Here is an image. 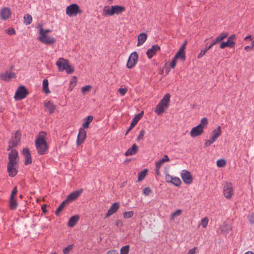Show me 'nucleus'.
<instances>
[{
    "mask_svg": "<svg viewBox=\"0 0 254 254\" xmlns=\"http://www.w3.org/2000/svg\"><path fill=\"white\" fill-rule=\"evenodd\" d=\"M120 204L118 202H115L110 207L106 214V217H109L111 215L115 213L119 208Z\"/></svg>",
    "mask_w": 254,
    "mask_h": 254,
    "instance_id": "a211bd4d",
    "label": "nucleus"
},
{
    "mask_svg": "<svg viewBox=\"0 0 254 254\" xmlns=\"http://www.w3.org/2000/svg\"><path fill=\"white\" fill-rule=\"evenodd\" d=\"M160 47L158 45H153L151 48L148 49L146 52V55L149 59H151L156 53V52L160 50Z\"/></svg>",
    "mask_w": 254,
    "mask_h": 254,
    "instance_id": "6ab92c4d",
    "label": "nucleus"
},
{
    "mask_svg": "<svg viewBox=\"0 0 254 254\" xmlns=\"http://www.w3.org/2000/svg\"><path fill=\"white\" fill-rule=\"evenodd\" d=\"M15 77V74L11 71H6L0 74V79L4 81H9L11 79Z\"/></svg>",
    "mask_w": 254,
    "mask_h": 254,
    "instance_id": "ddd939ff",
    "label": "nucleus"
},
{
    "mask_svg": "<svg viewBox=\"0 0 254 254\" xmlns=\"http://www.w3.org/2000/svg\"><path fill=\"white\" fill-rule=\"evenodd\" d=\"M82 191L83 190L81 189L72 192L67 196L65 200H67V202H68V201H71L76 199L78 197L80 196V195L82 192Z\"/></svg>",
    "mask_w": 254,
    "mask_h": 254,
    "instance_id": "f3484780",
    "label": "nucleus"
},
{
    "mask_svg": "<svg viewBox=\"0 0 254 254\" xmlns=\"http://www.w3.org/2000/svg\"><path fill=\"white\" fill-rule=\"evenodd\" d=\"M28 94V92L24 86H20L16 90L14 98L16 100H21L25 98Z\"/></svg>",
    "mask_w": 254,
    "mask_h": 254,
    "instance_id": "0eeeda50",
    "label": "nucleus"
},
{
    "mask_svg": "<svg viewBox=\"0 0 254 254\" xmlns=\"http://www.w3.org/2000/svg\"><path fill=\"white\" fill-rule=\"evenodd\" d=\"M175 59H180L182 61H184L186 59L185 52L179 50L174 57Z\"/></svg>",
    "mask_w": 254,
    "mask_h": 254,
    "instance_id": "f704fd0d",
    "label": "nucleus"
},
{
    "mask_svg": "<svg viewBox=\"0 0 254 254\" xmlns=\"http://www.w3.org/2000/svg\"><path fill=\"white\" fill-rule=\"evenodd\" d=\"M93 117L92 116H89L84 119V123L82 126L84 128H88L89 127L90 123L92 121Z\"/></svg>",
    "mask_w": 254,
    "mask_h": 254,
    "instance_id": "2f4dec72",
    "label": "nucleus"
},
{
    "mask_svg": "<svg viewBox=\"0 0 254 254\" xmlns=\"http://www.w3.org/2000/svg\"><path fill=\"white\" fill-rule=\"evenodd\" d=\"M215 140L211 138V137L208 140H206L204 143V145L205 146H209L211 145V144H212Z\"/></svg>",
    "mask_w": 254,
    "mask_h": 254,
    "instance_id": "3c124183",
    "label": "nucleus"
},
{
    "mask_svg": "<svg viewBox=\"0 0 254 254\" xmlns=\"http://www.w3.org/2000/svg\"><path fill=\"white\" fill-rule=\"evenodd\" d=\"M91 88H92V86L91 85H86L81 88V92L82 93V94H84L86 93L89 92L90 91V90L91 89Z\"/></svg>",
    "mask_w": 254,
    "mask_h": 254,
    "instance_id": "a18cd8bd",
    "label": "nucleus"
},
{
    "mask_svg": "<svg viewBox=\"0 0 254 254\" xmlns=\"http://www.w3.org/2000/svg\"><path fill=\"white\" fill-rule=\"evenodd\" d=\"M37 29L39 31V35L38 39L39 41L46 45L53 44L56 42L55 38L44 33L42 25L38 24L37 26Z\"/></svg>",
    "mask_w": 254,
    "mask_h": 254,
    "instance_id": "f03ea898",
    "label": "nucleus"
},
{
    "mask_svg": "<svg viewBox=\"0 0 254 254\" xmlns=\"http://www.w3.org/2000/svg\"><path fill=\"white\" fill-rule=\"evenodd\" d=\"M67 203V200H64L61 205L59 206V207L57 209L55 214L56 215H59V213L64 209L65 204Z\"/></svg>",
    "mask_w": 254,
    "mask_h": 254,
    "instance_id": "4c0bfd02",
    "label": "nucleus"
},
{
    "mask_svg": "<svg viewBox=\"0 0 254 254\" xmlns=\"http://www.w3.org/2000/svg\"><path fill=\"white\" fill-rule=\"evenodd\" d=\"M181 176L185 183L190 184L192 182V177L190 172L186 170H183L181 173Z\"/></svg>",
    "mask_w": 254,
    "mask_h": 254,
    "instance_id": "f8f14e48",
    "label": "nucleus"
},
{
    "mask_svg": "<svg viewBox=\"0 0 254 254\" xmlns=\"http://www.w3.org/2000/svg\"><path fill=\"white\" fill-rule=\"evenodd\" d=\"M116 225L118 227H121L123 225V222L121 220H118L117 221H116Z\"/></svg>",
    "mask_w": 254,
    "mask_h": 254,
    "instance_id": "69168bd1",
    "label": "nucleus"
},
{
    "mask_svg": "<svg viewBox=\"0 0 254 254\" xmlns=\"http://www.w3.org/2000/svg\"><path fill=\"white\" fill-rule=\"evenodd\" d=\"M206 53V50H202L197 56L198 59H201Z\"/></svg>",
    "mask_w": 254,
    "mask_h": 254,
    "instance_id": "680f3d73",
    "label": "nucleus"
},
{
    "mask_svg": "<svg viewBox=\"0 0 254 254\" xmlns=\"http://www.w3.org/2000/svg\"><path fill=\"white\" fill-rule=\"evenodd\" d=\"M196 249L197 248L195 247L193 249L190 250L188 252V254H195Z\"/></svg>",
    "mask_w": 254,
    "mask_h": 254,
    "instance_id": "e2e57ef3",
    "label": "nucleus"
},
{
    "mask_svg": "<svg viewBox=\"0 0 254 254\" xmlns=\"http://www.w3.org/2000/svg\"><path fill=\"white\" fill-rule=\"evenodd\" d=\"M46 139L47 134L42 131L39 133L35 140L36 150L39 155H44L48 151V146Z\"/></svg>",
    "mask_w": 254,
    "mask_h": 254,
    "instance_id": "f257e3e1",
    "label": "nucleus"
},
{
    "mask_svg": "<svg viewBox=\"0 0 254 254\" xmlns=\"http://www.w3.org/2000/svg\"><path fill=\"white\" fill-rule=\"evenodd\" d=\"M17 206V203L15 197H11L9 201V207L11 209H16Z\"/></svg>",
    "mask_w": 254,
    "mask_h": 254,
    "instance_id": "72a5a7b5",
    "label": "nucleus"
},
{
    "mask_svg": "<svg viewBox=\"0 0 254 254\" xmlns=\"http://www.w3.org/2000/svg\"><path fill=\"white\" fill-rule=\"evenodd\" d=\"M221 134V128L220 126H218V127L213 130L212 132L211 137L216 140Z\"/></svg>",
    "mask_w": 254,
    "mask_h": 254,
    "instance_id": "bb28decb",
    "label": "nucleus"
},
{
    "mask_svg": "<svg viewBox=\"0 0 254 254\" xmlns=\"http://www.w3.org/2000/svg\"><path fill=\"white\" fill-rule=\"evenodd\" d=\"M221 230L223 233H228L231 230V226L226 222L223 223L220 227Z\"/></svg>",
    "mask_w": 254,
    "mask_h": 254,
    "instance_id": "c756f323",
    "label": "nucleus"
},
{
    "mask_svg": "<svg viewBox=\"0 0 254 254\" xmlns=\"http://www.w3.org/2000/svg\"><path fill=\"white\" fill-rule=\"evenodd\" d=\"M24 23L26 25H28L32 22V17L30 15L27 14H26L24 15Z\"/></svg>",
    "mask_w": 254,
    "mask_h": 254,
    "instance_id": "58836bf2",
    "label": "nucleus"
},
{
    "mask_svg": "<svg viewBox=\"0 0 254 254\" xmlns=\"http://www.w3.org/2000/svg\"><path fill=\"white\" fill-rule=\"evenodd\" d=\"M223 193L227 199H230L234 194V189L231 183H226L224 187Z\"/></svg>",
    "mask_w": 254,
    "mask_h": 254,
    "instance_id": "6e6552de",
    "label": "nucleus"
},
{
    "mask_svg": "<svg viewBox=\"0 0 254 254\" xmlns=\"http://www.w3.org/2000/svg\"><path fill=\"white\" fill-rule=\"evenodd\" d=\"M177 59H175V58H174L173 60L171 62L170 66L172 68H174L176 66V63H177Z\"/></svg>",
    "mask_w": 254,
    "mask_h": 254,
    "instance_id": "052dcab7",
    "label": "nucleus"
},
{
    "mask_svg": "<svg viewBox=\"0 0 254 254\" xmlns=\"http://www.w3.org/2000/svg\"><path fill=\"white\" fill-rule=\"evenodd\" d=\"M17 165H7V172L10 177H14L17 173Z\"/></svg>",
    "mask_w": 254,
    "mask_h": 254,
    "instance_id": "412c9836",
    "label": "nucleus"
},
{
    "mask_svg": "<svg viewBox=\"0 0 254 254\" xmlns=\"http://www.w3.org/2000/svg\"><path fill=\"white\" fill-rule=\"evenodd\" d=\"M22 154L25 158V164L29 165L32 163V158L29 150L27 148H24L22 151Z\"/></svg>",
    "mask_w": 254,
    "mask_h": 254,
    "instance_id": "aec40b11",
    "label": "nucleus"
},
{
    "mask_svg": "<svg viewBox=\"0 0 254 254\" xmlns=\"http://www.w3.org/2000/svg\"><path fill=\"white\" fill-rule=\"evenodd\" d=\"M65 12L68 16L72 17L76 16L78 13H81L82 11L77 4L73 3L66 7Z\"/></svg>",
    "mask_w": 254,
    "mask_h": 254,
    "instance_id": "39448f33",
    "label": "nucleus"
},
{
    "mask_svg": "<svg viewBox=\"0 0 254 254\" xmlns=\"http://www.w3.org/2000/svg\"><path fill=\"white\" fill-rule=\"evenodd\" d=\"M207 124H208V120L206 118L204 117L201 119L200 123L198 125H200V127L203 130L204 127L206 126V125Z\"/></svg>",
    "mask_w": 254,
    "mask_h": 254,
    "instance_id": "ea45409f",
    "label": "nucleus"
},
{
    "mask_svg": "<svg viewBox=\"0 0 254 254\" xmlns=\"http://www.w3.org/2000/svg\"><path fill=\"white\" fill-rule=\"evenodd\" d=\"M5 33L9 35H14L15 34V30L12 28H10L5 30Z\"/></svg>",
    "mask_w": 254,
    "mask_h": 254,
    "instance_id": "603ef678",
    "label": "nucleus"
},
{
    "mask_svg": "<svg viewBox=\"0 0 254 254\" xmlns=\"http://www.w3.org/2000/svg\"><path fill=\"white\" fill-rule=\"evenodd\" d=\"M138 58V55L136 52L131 53L128 58L127 64V67L128 68H132L136 64Z\"/></svg>",
    "mask_w": 254,
    "mask_h": 254,
    "instance_id": "1a4fd4ad",
    "label": "nucleus"
},
{
    "mask_svg": "<svg viewBox=\"0 0 254 254\" xmlns=\"http://www.w3.org/2000/svg\"><path fill=\"white\" fill-rule=\"evenodd\" d=\"M113 14H119L125 10V7L120 5H113Z\"/></svg>",
    "mask_w": 254,
    "mask_h": 254,
    "instance_id": "393cba45",
    "label": "nucleus"
},
{
    "mask_svg": "<svg viewBox=\"0 0 254 254\" xmlns=\"http://www.w3.org/2000/svg\"><path fill=\"white\" fill-rule=\"evenodd\" d=\"M56 64L60 71L65 70L68 74L72 73L74 71V68L72 66L69 64L67 60L64 58H60L56 62Z\"/></svg>",
    "mask_w": 254,
    "mask_h": 254,
    "instance_id": "20e7f679",
    "label": "nucleus"
},
{
    "mask_svg": "<svg viewBox=\"0 0 254 254\" xmlns=\"http://www.w3.org/2000/svg\"><path fill=\"white\" fill-rule=\"evenodd\" d=\"M208 219L207 217H205L201 220L200 225H202L203 228H205L208 225Z\"/></svg>",
    "mask_w": 254,
    "mask_h": 254,
    "instance_id": "49530a36",
    "label": "nucleus"
},
{
    "mask_svg": "<svg viewBox=\"0 0 254 254\" xmlns=\"http://www.w3.org/2000/svg\"><path fill=\"white\" fill-rule=\"evenodd\" d=\"M72 247H73L72 245H69L68 246H67V247H66L65 248H64L63 250V253L64 254H68L70 251L72 250Z\"/></svg>",
    "mask_w": 254,
    "mask_h": 254,
    "instance_id": "864d4df0",
    "label": "nucleus"
},
{
    "mask_svg": "<svg viewBox=\"0 0 254 254\" xmlns=\"http://www.w3.org/2000/svg\"><path fill=\"white\" fill-rule=\"evenodd\" d=\"M218 43H219V42L217 41V38H216L215 39H214L213 40V42H212L211 44H210V45H211V46H213L214 45H215L216 44H217Z\"/></svg>",
    "mask_w": 254,
    "mask_h": 254,
    "instance_id": "338daca9",
    "label": "nucleus"
},
{
    "mask_svg": "<svg viewBox=\"0 0 254 254\" xmlns=\"http://www.w3.org/2000/svg\"><path fill=\"white\" fill-rule=\"evenodd\" d=\"M138 150V147L136 144H133L131 147L128 148L127 150L125 152V155L126 156H131L135 154Z\"/></svg>",
    "mask_w": 254,
    "mask_h": 254,
    "instance_id": "4be33fe9",
    "label": "nucleus"
},
{
    "mask_svg": "<svg viewBox=\"0 0 254 254\" xmlns=\"http://www.w3.org/2000/svg\"><path fill=\"white\" fill-rule=\"evenodd\" d=\"M235 45V42L233 41H230L228 39L227 42H223L220 44V48L221 49H224L226 47H233Z\"/></svg>",
    "mask_w": 254,
    "mask_h": 254,
    "instance_id": "c85d7f7f",
    "label": "nucleus"
},
{
    "mask_svg": "<svg viewBox=\"0 0 254 254\" xmlns=\"http://www.w3.org/2000/svg\"><path fill=\"white\" fill-rule=\"evenodd\" d=\"M169 161L170 159L168 156L164 155L163 158L155 162V167L160 168L165 162H169Z\"/></svg>",
    "mask_w": 254,
    "mask_h": 254,
    "instance_id": "b1692460",
    "label": "nucleus"
},
{
    "mask_svg": "<svg viewBox=\"0 0 254 254\" xmlns=\"http://www.w3.org/2000/svg\"><path fill=\"white\" fill-rule=\"evenodd\" d=\"M86 137V131L82 128H80L79 130L78 134L77 135L76 144L77 145H79L84 141Z\"/></svg>",
    "mask_w": 254,
    "mask_h": 254,
    "instance_id": "4468645a",
    "label": "nucleus"
},
{
    "mask_svg": "<svg viewBox=\"0 0 254 254\" xmlns=\"http://www.w3.org/2000/svg\"><path fill=\"white\" fill-rule=\"evenodd\" d=\"M113 5L110 6L109 5L105 6L103 9V16L105 17L112 16L113 14Z\"/></svg>",
    "mask_w": 254,
    "mask_h": 254,
    "instance_id": "5701e85b",
    "label": "nucleus"
},
{
    "mask_svg": "<svg viewBox=\"0 0 254 254\" xmlns=\"http://www.w3.org/2000/svg\"><path fill=\"white\" fill-rule=\"evenodd\" d=\"M17 192V188H16V187H15L13 189V190L11 193L10 197H15Z\"/></svg>",
    "mask_w": 254,
    "mask_h": 254,
    "instance_id": "bf43d9fd",
    "label": "nucleus"
},
{
    "mask_svg": "<svg viewBox=\"0 0 254 254\" xmlns=\"http://www.w3.org/2000/svg\"><path fill=\"white\" fill-rule=\"evenodd\" d=\"M226 164V162L224 159H220L217 161L216 165L218 167H223Z\"/></svg>",
    "mask_w": 254,
    "mask_h": 254,
    "instance_id": "37998d69",
    "label": "nucleus"
},
{
    "mask_svg": "<svg viewBox=\"0 0 254 254\" xmlns=\"http://www.w3.org/2000/svg\"><path fill=\"white\" fill-rule=\"evenodd\" d=\"M173 177L172 176L167 174L165 176V180L167 183H171L173 179Z\"/></svg>",
    "mask_w": 254,
    "mask_h": 254,
    "instance_id": "6e6d98bb",
    "label": "nucleus"
},
{
    "mask_svg": "<svg viewBox=\"0 0 254 254\" xmlns=\"http://www.w3.org/2000/svg\"><path fill=\"white\" fill-rule=\"evenodd\" d=\"M148 170L145 169L138 174V181L140 182L142 181L146 177Z\"/></svg>",
    "mask_w": 254,
    "mask_h": 254,
    "instance_id": "e433bc0d",
    "label": "nucleus"
},
{
    "mask_svg": "<svg viewBox=\"0 0 254 254\" xmlns=\"http://www.w3.org/2000/svg\"><path fill=\"white\" fill-rule=\"evenodd\" d=\"M127 88H120L118 90L119 92L121 94L122 96H124L125 95V94L127 93Z\"/></svg>",
    "mask_w": 254,
    "mask_h": 254,
    "instance_id": "13d9d810",
    "label": "nucleus"
},
{
    "mask_svg": "<svg viewBox=\"0 0 254 254\" xmlns=\"http://www.w3.org/2000/svg\"><path fill=\"white\" fill-rule=\"evenodd\" d=\"M147 34L144 33H141L138 36V43L137 46H139L143 44L147 39Z\"/></svg>",
    "mask_w": 254,
    "mask_h": 254,
    "instance_id": "cd10ccee",
    "label": "nucleus"
},
{
    "mask_svg": "<svg viewBox=\"0 0 254 254\" xmlns=\"http://www.w3.org/2000/svg\"><path fill=\"white\" fill-rule=\"evenodd\" d=\"M252 49H253L252 47H251V46H246L244 48V50L246 51H249L252 50Z\"/></svg>",
    "mask_w": 254,
    "mask_h": 254,
    "instance_id": "774afa93",
    "label": "nucleus"
},
{
    "mask_svg": "<svg viewBox=\"0 0 254 254\" xmlns=\"http://www.w3.org/2000/svg\"><path fill=\"white\" fill-rule=\"evenodd\" d=\"M203 132V130L200 127V125H197L193 127L190 131V135L192 137L200 135Z\"/></svg>",
    "mask_w": 254,
    "mask_h": 254,
    "instance_id": "dca6fc26",
    "label": "nucleus"
},
{
    "mask_svg": "<svg viewBox=\"0 0 254 254\" xmlns=\"http://www.w3.org/2000/svg\"><path fill=\"white\" fill-rule=\"evenodd\" d=\"M181 180L178 177H174L172 182V184L174 185L175 186L177 187H179L181 184Z\"/></svg>",
    "mask_w": 254,
    "mask_h": 254,
    "instance_id": "a19ab883",
    "label": "nucleus"
},
{
    "mask_svg": "<svg viewBox=\"0 0 254 254\" xmlns=\"http://www.w3.org/2000/svg\"><path fill=\"white\" fill-rule=\"evenodd\" d=\"M11 14V10L7 7H4L0 10V18L5 21L9 18Z\"/></svg>",
    "mask_w": 254,
    "mask_h": 254,
    "instance_id": "9b49d317",
    "label": "nucleus"
},
{
    "mask_svg": "<svg viewBox=\"0 0 254 254\" xmlns=\"http://www.w3.org/2000/svg\"><path fill=\"white\" fill-rule=\"evenodd\" d=\"M182 210L181 209H178L172 214L171 219L174 220L176 217L180 216Z\"/></svg>",
    "mask_w": 254,
    "mask_h": 254,
    "instance_id": "c03bdc74",
    "label": "nucleus"
},
{
    "mask_svg": "<svg viewBox=\"0 0 254 254\" xmlns=\"http://www.w3.org/2000/svg\"><path fill=\"white\" fill-rule=\"evenodd\" d=\"M76 83H77L76 78L75 76H73L71 78V80L70 81V83H69V88H68V90L69 91H71L73 90V89L74 88V87L76 85Z\"/></svg>",
    "mask_w": 254,
    "mask_h": 254,
    "instance_id": "c9c22d12",
    "label": "nucleus"
},
{
    "mask_svg": "<svg viewBox=\"0 0 254 254\" xmlns=\"http://www.w3.org/2000/svg\"><path fill=\"white\" fill-rule=\"evenodd\" d=\"M129 250V246L126 245L121 249L120 254H128Z\"/></svg>",
    "mask_w": 254,
    "mask_h": 254,
    "instance_id": "79ce46f5",
    "label": "nucleus"
},
{
    "mask_svg": "<svg viewBox=\"0 0 254 254\" xmlns=\"http://www.w3.org/2000/svg\"><path fill=\"white\" fill-rule=\"evenodd\" d=\"M170 95L169 94H166L162 100L157 105L155 112L158 115H161L168 108L170 103Z\"/></svg>",
    "mask_w": 254,
    "mask_h": 254,
    "instance_id": "7ed1b4c3",
    "label": "nucleus"
},
{
    "mask_svg": "<svg viewBox=\"0 0 254 254\" xmlns=\"http://www.w3.org/2000/svg\"><path fill=\"white\" fill-rule=\"evenodd\" d=\"M145 133V130L144 129H141L139 133L138 136L136 138V140L137 141H138L142 139L143 138V136L144 135Z\"/></svg>",
    "mask_w": 254,
    "mask_h": 254,
    "instance_id": "8fccbe9b",
    "label": "nucleus"
},
{
    "mask_svg": "<svg viewBox=\"0 0 254 254\" xmlns=\"http://www.w3.org/2000/svg\"><path fill=\"white\" fill-rule=\"evenodd\" d=\"M79 218V217L78 215L72 216L68 221V226L71 228L74 227L77 223Z\"/></svg>",
    "mask_w": 254,
    "mask_h": 254,
    "instance_id": "a878e982",
    "label": "nucleus"
},
{
    "mask_svg": "<svg viewBox=\"0 0 254 254\" xmlns=\"http://www.w3.org/2000/svg\"><path fill=\"white\" fill-rule=\"evenodd\" d=\"M49 83L47 79H44L43 81L42 89L44 92L46 94L50 93V91L48 88Z\"/></svg>",
    "mask_w": 254,
    "mask_h": 254,
    "instance_id": "473e14b6",
    "label": "nucleus"
},
{
    "mask_svg": "<svg viewBox=\"0 0 254 254\" xmlns=\"http://www.w3.org/2000/svg\"><path fill=\"white\" fill-rule=\"evenodd\" d=\"M133 212L132 211H129L127 212H125L124 213V217L125 218H129L132 217L133 216Z\"/></svg>",
    "mask_w": 254,
    "mask_h": 254,
    "instance_id": "09e8293b",
    "label": "nucleus"
},
{
    "mask_svg": "<svg viewBox=\"0 0 254 254\" xmlns=\"http://www.w3.org/2000/svg\"><path fill=\"white\" fill-rule=\"evenodd\" d=\"M21 138V134L18 131H17L14 136L11 137V139L9 142V145L7 148L8 150H9L12 148L16 146L20 142Z\"/></svg>",
    "mask_w": 254,
    "mask_h": 254,
    "instance_id": "423d86ee",
    "label": "nucleus"
},
{
    "mask_svg": "<svg viewBox=\"0 0 254 254\" xmlns=\"http://www.w3.org/2000/svg\"><path fill=\"white\" fill-rule=\"evenodd\" d=\"M228 35L227 33H222L218 36L216 37L217 41L220 42L222 41L224 38H225Z\"/></svg>",
    "mask_w": 254,
    "mask_h": 254,
    "instance_id": "de8ad7c7",
    "label": "nucleus"
},
{
    "mask_svg": "<svg viewBox=\"0 0 254 254\" xmlns=\"http://www.w3.org/2000/svg\"><path fill=\"white\" fill-rule=\"evenodd\" d=\"M45 106L50 113H53L56 109L55 105L50 101H46L45 102Z\"/></svg>",
    "mask_w": 254,
    "mask_h": 254,
    "instance_id": "7c9ffc66",
    "label": "nucleus"
},
{
    "mask_svg": "<svg viewBox=\"0 0 254 254\" xmlns=\"http://www.w3.org/2000/svg\"><path fill=\"white\" fill-rule=\"evenodd\" d=\"M143 112H142L137 115H136L132 121L130 125L129 128L127 129L126 132V135H127V133L129 132V131L137 124L138 122L141 119L142 117Z\"/></svg>",
    "mask_w": 254,
    "mask_h": 254,
    "instance_id": "2eb2a0df",
    "label": "nucleus"
},
{
    "mask_svg": "<svg viewBox=\"0 0 254 254\" xmlns=\"http://www.w3.org/2000/svg\"><path fill=\"white\" fill-rule=\"evenodd\" d=\"M107 254H119V253L116 250H112L109 251L107 252Z\"/></svg>",
    "mask_w": 254,
    "mask_h": 254,
    "instance_id": "0e129e2a",
    "label": "nucleus"
},
{
    "mask_svg": "<svg viewBox=\"0 0 254 254\" xmlns=\"http://www.w3.org/2000/svg\"><path fill=\"white\" fill-rule=\"evenodd\" d=\"M248 220L249 222L252 224H254V213H252L250 214L248 217Z\"/></svg>",
    "mask_w": 254,
    "mask_h": 254,
    "instance_id": "4d7b16f0",
    "label": "nucleus"
},
{
    "mask_svg": "<svg viewBox=\"0 0 254 254\" xmlns=\"http://www.w3.org/2000/svg\"><path fill=\"white\" fill-rule=\"evenodd\" d=\"M151 192V190L148 187L144 188L143 190V193L145 195H148Z\"/></svg>",
    "mask_w": 254,
    "mask_h": 254,
    "instance_id": "5fc2aeb1",
    "label": "nucleus"
},
{
    "mask_svg": "<svg viewBox=\"0 0 254 254\" xmlns=\"http://www.w3.org/2000/svg\"><path fill=\"white\" fill-rule=\"evenodd\" d=\"M18 161V153L15 150H11L8 155L7 165H17Z\"/></svg>",
    "mask_w": 254,
    "mask_h": 254,
    "instance_id": "9d476101",
    "label": "nucleus"
}]
</instances>
